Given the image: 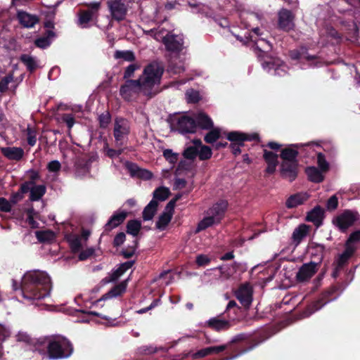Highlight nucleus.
Wrapping results in <instances>:
<instances>
[{
  "mask_svg": "<svg viewBox=\"0 0 360 360\" xmlns=\"http://www.w3.org/2000/svg\"><path fill=\"white\" fill-rule=\"evenodd\" d=\"M12 285L14 290H21L24 298L33 301L49 297L51 288L49 276L38 270L25 273L20 283L12 280Z\"/></svg>",
  "mask_w": 360,
  "mask_h": 360,
  "instance_id": "nucleus-1",
  "label": "nucleus"
},
{
  "mask_svg": "<svg viewBox=\"0 0 360 360\" xmlns=\"http://www.w3.org/2000/svg\"><path fill=\"white\" fill-rule=\"evenodd\" d=\"M263 341V338L252 339L250 335L240 333L234 336L232 340L229 341L227 344L220 346H210L205 347V349H207L211 355L221 354L226 349H229L231 352L230 356L223 358L222 360H233L243 354L255 349V347L262 343Z\"/></svg>",
  "mask_w": 360,
  "mask_h": 360,
  "instance_id": "nucleus-2",
  "label": "nucleus"
},
{
  "mask_svg": "<svg viewBox=\"0 0 360 360\" xmlns=\"http://www.w3.org/2000/svg\"><path fill=\"white\" fill-rule=\"evenodd\" d=\"M229 202L226 200L221 199L213 203L207 210V217L200 220L197 226V231H203L214 224H219L224 218Z\"/></svg>",
  "mask_w": 360,
  "mask_h": 360,
  "instance_id": "nucleus-3",
  "label": "nucleus"
},
{
  "mask_svg": "<svg viewBox=\"0 0 360 360\" xmlns=\"http://www.w3.org/2000/svg\"><path fill=\"white\" fill-rule=\"evenodd\" d=\"M74 347L65 338L53 339L48 342L44 354L49 360L65 359L71 356Z\"/></svg>",
  "mask_w": 360,
  "mask_h": 360,
  "instance_id": "nucleus-4",
  "label": "nucleus"
},
{
  "mask_svg": "<svg viewBox=\"0 0 360 360\" xmlns=\"http://www.w3.org/2000/svg\"><path fill=\"white\" fill-rule=\"evenodd\" d=\"M138 81L142 86V93L150 95L158 81V62L153 61L146 66Z\"/></svg>",
  "mask_w": 360,
  "mask_h": 360,
  "instance_id": "nucleus-5",
  "label": "nucleus"
},
{
  "mask_svg": "<svg viewBox=\"0 0 360 360\" xmlns=\"http://www.w3.org/2000/svg\"><path fill=\"white\" fill-rule=\"evenodd\" d=\"M316 252L321 255L319 262H310L305 263L300 266L296 274V280L299 282L309 281L316 274L318 264L321 262L323 254L325 252V245L321 244L316 245Z\"/></svg>",
  "mask_w": 360,
  "mask_h": 360,
  "instance_id": "nucleus-6",
  "label": "nucleus"
},
{
  "mask_svg": "<svg viewBox=\"0 0 360 360\" xmlns=\"http://www.w3.org/2000/svg\"><path fill=\"white\" fill-rule=\"evenodd\" d=\"M360 215L356 210H345L337 217L333 219V224L338 228L339 231L345 233L348 228L352 226L359 220Z\"/></svg>",
  "mask_w": 360,
  "mask_h": 360,
  "instance_id": "nucleus-7",
  "label": "nucleus"
},
{
  "mask_svg": "<svg viewBox=\"0 0 360 360\" xmlns=\"http://www.w3.org/2000/svg\"><path fill=\"white\" fill-rule=\"evenodd\" d=\"M342 290V285L337 284L330 286L328 290L320 295L319 298L309 306L311 309V313L315 312L323 307L329 302L333 301L338 296V292Z\"/></svg>",
  "mask_w": 360,
  "mask_h": 360,
  "instance_id": "nucleus-8",
  "label": "nucleus"
},
{
  "mask_svg": "<svg viewBox=\"0 0 360 360\" xmlns=\"http://www.w3.org/2000/svg\"><path fill=\"white\" fill-rule=\"evenodd\" d=\"M162 42L167 51L175 56H179L184 49V39L182 34H176L173 32H168L162 37Z\"/></svg>",
  "mask_w": 360,
  "mask_h": 360,
  "instance_id": "nucleus-9",
  "label": "nucleus"
},
{
  "mask_svg": "<svg viewBox=\"0 0 360 360\" xmlns=\"http://www.w3.org/2000/svg\"><path fill=\"white\" fill-rule=\"evenodd\" d=\"M182 195L178 193L174 198L170 200L167 204L165 209H164L162 214L159 215L158 218V229L159 231H164L167 224L170 223L173 213L174 212V207L176 201H178Z\"/></svg>",
  "mask_w": 360,
  "mask_h": 360,
  "instance_id": "nucleus-10",
  "label": "nucleus"
},
{
  "mask_svg": "<svg viewBox=\"0 0 360 360\" xmlns=\"http://www.w3.org/2000/svg\"><path fill=\"white\" fill-rule=\"evenodd\" d=\"M172 124L181 134L193 133L197 126L195 120L186 115L174 117Z\"/></svg>",
  "mask_w": 360,
  "mask_h": 360,
  "instance_id": "nucleus-11",
  "label": "nucleus"
},
{
  "mask_svg": "<svg viewBox=\"0 0 360 360\" xmlns=\"http://www.w3.org/2000/svg\"><path fill=\"white\" fill-rule=\"evenodd\" d=\"M35 181H25L20 186L22 193L30 192V200L37 201L46 193V186L33 185Z\"/></svg>",
  "mask_w": 360,
  "mask_h": 360,
  "instance_id": "nucleus-12",
  "label": "nucleus"
},
{
  "mask_svg": "<svg viewBox=\"0 0 360 360\" xmlns=\"http://www.w3.org/2000/svg\"><path fill=\"white\" fill-rule=\"evenodd\" d=\"M226 318L230 319L229 315H218L216 317L206 321L205 323V327L217 332L229 330L231 327V323L229 319H226Z\"/></svg>",
  "mask_w": 360,
  "mask_h": 360,
  "instance_id": "nucleus-13",
  "label": "nucleus"
},
{
  "mask_svg": "<svg viewBox=\"0 0 360 360\" xmlns=\"http://www.w3.org/2000/svg\"><path fill=\"white\" fill-rule=\"evenodd\" d=\"M139 93H142V86L138 79L127 80L120 88L121 96L127 101L132 99Z\"/></svg>",
  "mask_w": 360,
  "mask_h": 360,
  "instance_id": "nucleus-14",
  "label": "nucleus"
},
{
  "mask_svg": "<svg viewBox=\"0 0 360 360\" xmlns=\"http://www.w3.org/2000/svg\"><path fill=\"white\" fill-rule=\"evenodd\" d=\"M130 126L129 122L122 117H117L114 124V136L117 143L122 144L124 139L129 133Z\"/></svg>",
  "mask_w": 360,
  "mask_h": 360,
  "instance_id": "nucleus-15",
  "label": "nucleus"
},
{
  "mask_svg": "<svg viewBox=\"0 0 360 360\" xmlns=\"http://www.w3.org/2000/svg\"><path fill=\"white\" fill-rule=\"evenodd\" d=\"M108 6L110 13L116 20H122L124 18L127 7L122 0H110L108 1Z\"/></svg>",
  "mask_w": 360,
  "mask_h": 360,
  "instance_id": "nucleus-16",
  "label": "nucleus"
},
{
  "mask_svg": "<svg viewBox=\"0 0 360 360\" xmlns=\"http://www.w3.org/2000/svg\"><path fill=\"white\" fill-rule=\"evenodd\" d=\"M295 16L288 9H281L278 13V27L280 29L288 32L294 29Z\"/></svg>",
  "mask_w": 360,
  "mask_h": 360,
  "instance_id": "nucleus-17",
  "label": "nucleus"
},
{
  "mask_svg": "<svg viewBox=\"0 0 360 360\" xmlns=\"http://www.w3.org/2000/svg\"><path fill=\"white\" fill-rule=\"evenodd\" d=\"M235 297L245 308H249L252 302V290L248 284H243L234 292Z\"/></svg>",
  "mask_w": 360,
  "mask_h": 360,
  "instance_id": "nucleus-18",
  "label": "nucleus"
},
{
  "mask_svg": "<svg viewBox=\"0 0 360 360\" xmlns=\"http://www.w3.org/2000/svg\"><path fill=\"white\" fill-rule=\"evenodd\" d=\"M124 165L131 178L149 180L152 177V174L149 171L140 168L136 164L126 162Z\"/></svg>",
  "mask_w": 360,
  "mask_h": 360,
  "instance_id": "nucleus-19",
  "label": "nucleus"
},
{
  "mask_svg": "<svg viewBox=\"0 0 360 360\" xmlns=\"http://www.w3.org/2000/svg\"><path fill=\"white\" fill-rule=\"evenodd\" d=\"M158 187L154 189L153 193V200H150V203L145 207L144 210L142 212V218L143 221H149L152 219L158 211Z\"/></svg>",
  "mask_w": 360,
  "mask_h": 360,
  "instance_id": "nucleus-20",
  "label": "nucleus"
},
{
  "mask_svg": "<svg viewBox=\"0 0 360 360\" xmlns=\"http://www.w3.org/2000/svg\"><path fill=\"white\" fill-rule=\"evenodd\" d=\"M127 216V212L124 210L112 214V217L109 218L107 224L104 226V231L108 232L118 227L125 221Z\"/></svg>",
  "mask_w": 360,
  "mask_h": 360,
  "instance_id": "nucleus-21",
  "label": "nucleus"
},
{
  "mask_svg": "<svg viewBox=\"0 0 360 360\" xmlns=\"http://www.w3.org/2000/svg\"><path fill=\"white\" fill-rule=\"evenodd\" d=\"M134 264V261H128L126 262H122L117 268L113 270L111 275L108 277H105L103 281L105 283H108L110 282H113L118 279L120 277L123 275L126 271L133 266Z\"/></svg>",
  "mask_w": 360,
  "mask_h": 360,
  "instance_id": "nucleus-22",
  "label": "nucleus"
},
{
  "mask_svg": "<svg viewBox=\"0 0 360 360\" xmlns=\"http://www.w3.org/2000/svg\"><path fill=\"white\" fill-rule=\"evenodd\" d=\"M309 195L308 193H296L288 198L285 205L288 209L295 208L300 205H302L309 200Z\"/></svg>",
  "mask_w": 360,
  "mask_h": 360,
  "instance_id": "nucleus-23",
  "label": "nucleus"
},
{
  "mask_svg": "<svg viewBox=\"0 0 360 360\" xmlns=\"http://www.w3.org/2000/svg\"><path fill=\"white\" fill-rule=\"evenodd\" d=\"M324 219V210L321 206H316L308 212L307 221L313 223L316 228L321 226L323 219Z\"/></svg>",
  "mask_w": 360,
  "mask_h": 360,
  "instance_id": "nucleus-24",
  "label": "nucleus"
},
{
  "mask_svg": "<svg viewBox=\"0 0 360 360\" xmlns=\"http://www.w3.org/2000/svg\"><path fill=\"white\" fill-rule=\"evenodd\" d=\"M1 152L10 160L19 161L24 155V150L20 147L1 148Z\"/></svg>",
  "mask_w": 360,
  "mask_h": 360,
  "instance_id": "nucleus-25",
  "label": "nucleus"
},
{
  "mask_svg": "<svg viewBox=\"0 0 360 360\" xmlns=\"http://www.w3.org/2000/svg\"><path fill=\"white\" fill-rule=\"evenodd\" d=\"M297 161H283L281 172L285 178H295L297 170Z\"/></svg>",
  "mask_w": 360,
  "mask_h": 360,
  "instance_id": "nucleus-26",
  "label": "nucleus"
},
{
  "mask_svg": "<svg viewBox=\"0 0 360 360\" xmlns=\"http://www.w3.org/2000/svg\"><path fill=\"white\" fill-rule=\"evenodd\" d=\"M128 281V279L124 280L115 285L110 290H109L108 293L103 295V297H101V300H104L109 297H117V296H120L124 294L127 288Z\"/></svg>",
  "mask_w": 360,
  "mask_h": 360,
  "instance_id": "nucleus-27",
  "label": "nucleus"
},
{
  "mask_svg": "<svg viewBox=\"0 0 360 360\" xmlns=\"http://www.w3.org/2000/svg\"><path fill=\"white\" fill-rule=\"evenodd\" d=\"M356 250V248L345 247V250L342 254L338 255V258L335 263V266H339V268H343L348 263V260L354 255Z\"/></svg>",
  "mask_w": 360,
  "mask_h": 360,
  "instance_id": "nucleus-28",
  "label": "nucleus"
},
{
  "mask_svg": "<svg viewBox=\"0 0 360 360\" xmlns=\"http://www.w3.org/2000/svg\"><path fill=\"white\" fill-rule=\"evenodd\" d=\"M179 56H171L169 60L167 71L174 74H180L185 70V67L182 60L177 61Z\"/></svg>",
  "mask_w": 360,
  "mask_h": 360,
  "instance_id": "nucleus-29",
  "label": "nucleus"
},
{
  "mask_svg": "<svg viewBox=\"0 0 360 360\" xmlns=\"http://www.w3.org/2000/svg\"><path fill=\"white\" fill-rule=\"evenodd\" d=\"M195 123L202 129H211L213 128V122L205 112H200L195 115Z\"/></svg>",
  "mask_w": 360,
  "mask_h": 360,
  "instance_id": "nucleus-30",
  "label": "nucleus"
},
{
  "mask_svg": "<svg viewBox=\"0 0 360 360\" xmlns=\"http://www.w3.org/2000/svg\"><path fill=\"white\" fill-rule=\"evenodd\" d=\"M18 19L20 23L25 27H32L38 22V18L35 15L24 11L18 12Z\"/></svg>",
  "mask_w": 360,
  "mask_h": 360,
  "instance_id": "nucleus-31",
  "label": "nucleus"
},
{
  "mask_svg": "<svg viewBox=\"0 0 360 360\" xmlns=\"http://www.w3.org/2000/svg\"><path fill=\"white\" fill-rule=\"evenodd\" d=\"M309 226L305 224H301L292 232V238L294 243L298 244L307 236Z\"/></svg>",
  "mask_w": 360,
  "mask_h": 360,
  "instance_id": "nucleus-32",
  "label": "nucleus"
},
{
  "mask_svg": "<svg viewBox=\"0 0 360 360\" xmlns=\"http://www.w3.org/2000/svg\"><path fill=\"white\" fill-rule=\"evenodd\" d=\"M257 137V134L248 135L238 131L230 132L227 136V139L229 141H235L237 142L238 143H241L246 140H253Z\"/></svg>",
  "mask_w": 360,
  "mask_h": 360,
  "instance_id": "nucleus-33",
  "label": "nucleus"
},
{
  "mask_svg": "<svg viewBox=\"0 0 360 360\" xmlns=\"http://www.w3.org/2000/svg\"><path fill=\"white\" fill-rule=\"evenodd\" d=\"M141 229V222L136 219L129 220L126 224V232L129 235L137 236Z\"/></svg>",
  "mask_w": 360,
  "mask_h": 360,
  "instance_id": "nucleus-34",
  "label": "nucleus"
},
{
  "mask_svg": "<svg viewBox=\"0 0 360 360\" xmlns=\"http://www.w3.org/2000/svg\"><path fill=\"white\" fill-rule=\"evenodd\" d=\"M22 63L27 67L30 71H34L38 68V63L37 59L28 54H22L20 58Z\"/></svg>",
  "mask_w": 360,
  "mask_h": 360,
  "instance_id": "nucleus-35",
  "label": "nucleus"
},
{
  "mask_svg": "<svg viewBox=\"0 0 360 360\" xmlns=\"http://www.w3.org/2000/svg\"><path fill=\"white\" fill-rule=\"evenodd\" d=\"M67 240L70 244L72 252L76 253L80 251L82 244L81 243V238L78 235H70L67 238Z\"/></svg>",
  "mask_w": 360,
  "mask_h": 360,
  "instance_id": "nucleus-36",
  "label": "nucleus"
},
{
  "mask_svg": "<svg viewBox=\"0 0 360 360\" xmlns=\"http://www.w3.org/2000/svg\"><path fill=\"white\" fill-rule=\"evenodd\" d=\"M55 37V34L53 31H48L46 36L40 37L35 40V45L41 49H45L51 44V41Z\"/></svg>",
  "mask_w": 360,
  "mask_h": 360,
  "instance_id": "nucleus-37",
  "label": "nucleus"
},
{
  "mask_svg": "<svg viewBox=\"0 0 360 360\" xmlns=\"http://www.w3.org/2000/svg\"><path fill=\"white\" fill-rule=\"evenodd\" d=\"M94 15L93 11H82L79 14L78 24L82 27H85Z\"/></svg>",
  "mask_w": 360,
  "mask_h": 360,
  "instance_id": "nucleus-38",
  "label": "nucleus"
},
{
  "mask_svg": "<svg viewBox=\"0 0 360 360\" xmlns=\"http://www.w3.org/2000/svg\"><path fill=\"white\" fill-rule=\"evenodd\" d=\"M298 151L291 148H287L282 150L281 158L283 161H292L297 160Z\"/></svg>",
  "mask_w": 360,
  "mask_h": 360,
  "instance_id": "nucleus-39",
  "label": "nucleus"
},
{
  "mask_svg": "<svg viewBox=\"0 0 360 360\" xmlns=\"http://www.w3.org/2000/svg\"><path fill=\"white\" fill-rule=\"evenodd\" d=\"M25 214L27 215L26 217V222L28 223L30 228L38 229L39 224L34 219L35 215L37 214V212L34 210L33 207L25 210Z\"/></svg>",
  "mask_w": 360,
  "mask_h": 360,
  "instance_id": "nucleus-40",
  "label": "nucleus"
},
{
  "mask_svg": "<svg viewBox=\"0 0 360 360\" xmlns=\"http://www.w3.org/2000/svg\"><path fill=\"white\" fill-rule=\"evenodd\" d=\"M309 180H323V173L315 167H307L305 170Z\"/></svg>",
  "mask_w": 360,
  "mask_h": 360,
  "instance_id": "nucleus-41",
  "label": "nucleus"
},
{
  "mask_svg": "<svg viewBox=\"0 0 360 360\" xmlns=\"http://www.w3.org/2000/svg\"><path fill=\"white\" fill-rule=\"evenodd\" d=\"M216 269L219 270L221 276L228 279L236 274L235 270L229 264L218 266Z\"/></svg>",
  "mask_w": 360,
  "mask_h": 360,
  "instance_id": "nucleus-42",
  "label": "nucleus"
},
{
  "mask_svg": "<svg viewBox=\"0 0 360 360\" xmlns=\"http://www.w3.org/2000/svg\"><path fill=\"white\" fill-rule=\"evenodd\" d=\"M256 49L261 53H266L271 49L269 42L264 39H259L255 41Z\"/></svg>",
  "mask_w": 360,
  "mask_h": 360,
  "instance_id": "nucleus-43",
  "label": "nucleus"
},
{
  "mask_svg": "<svg viewBox=\"0 0 360 360\" xmlns=\"http://www.w3.org/2000/svg\"><path fill=\"white\" fill-rule=\"evenodd\" d=\"M133 243L134 244L132 245H129L128 248L124 249L120 252V255L126 259L131 258L135 253V250L137 249V240H134Z\"/></svg>",
  "mask_w": 360,
  "mask_h": 360,
  "instance_id": "nucleus-44",
  "label": "nucleus"
},
{
  "mask_svg": "<svg viewBox=\"0 0 360 360\" xmlns=\"http://www.w3.org/2000/svg\"><path fill=\"white\" fill-rule=\"evenodd\" d=\"M360 241V229L358 231H353L350 233L349 238H347L345 247L356 248L354 245L355 243Z\"/></svg>",
  "mask_w": 360,
  "mask_h": 360,
  "instance_id": "nucleus-45",
  "label": "nucleus"
},
{
  "mask_svg": "<svg viewBox=\"0 0 360 360\" xmlns=\"http://www.w3.org/2000/svg\"><path fill=\"white\" fill-rule=\"evenodd\" d=\"M220 137V131L219 129H211V130L205 136L204 140L207 143L215 142Z\"/></svg>",
  "mask_w": 360,
  "mask_h": 360,
  "instance_id": "nucleus-46",
  "label": "nucleus"
},
{
  "mask_svg": "<svg viewBox=\"0 0 360 360\" xmlns=\"http://www.w3.org/2000/svg\"><path fill=\"white\" fill-rule=\"evenodd\" d=\"M115 58L117 59L122 58L126 61H133L135 59L134 54L131 51H117L115 53Z\"/></svg>",
  "mask_w": 360,
  "mask_h": 360,
  "instance_id": "nucleus-47",
  "label": "nucleus"
},
{
  "mask_svg": "<svg viewBox=\"0 0 360 360\" xmlns=\"http://www.w3.org/2000/svg\"><path fill=\"white\" fill-rule=\"evenodd\" d=\"M26 135L28 144L31 146H34L37 142V131L34 128L27 126L26 129Z\"/></svg>",
  "mask_w": 360,
  "mask_h": 360,
  "instance_id": "nucleus-48",
  "label": "nucleus"
},
{
  "mask_svg": "<svg viewBox=\"0 0 360 360\" xmlns=\"http://www.w3.org/2000/svg\"><path fill=\"white\" fill-rule=\"evenodd\" d=\"M198 155L200 160H208L212 157V149L207 146H202Z\"/></svg>",
  "mask_w": 360,
  "mask_h": 360,
  "instance_id": "nucleus-49",
  "label": "nucleus"
},
{
  "mask_svg": "<svg viewBox=\"0 0 360 360\" xmlns=\"http://www.w3.org/2000/svg\"><path fill=\"white\" fill-rule=\"evenodd\" d=\"M75 117L73 114L65 113L61 115L60 120L66 124L69 129H71L75 123Z\"/></svg>",
  "mask_w": 360,
  "mask_h": 360,
  "instance_id": "nucleus-50",
  "label": "nucleus"
},
{
  "mask_svg": "<svg viewBox=\"0 0 360 360\" xmlns=\"http://www.w3.org/2000/svg\"><path fill=\"white\" fill-rule=\"evenodd\" d=\"M264 158L267 164H278V155L267 150H264Z\"/></svg>",
  "mask_w": 360,
  "mask_h": 360,
  "instance_id": "nucleus-51",
  "label": "nucleus"
},
{
  "mask_svg": "<svg viewBox=\"0 0 360 360\" xmlns=\"http://www.w3.org/2000/svg\"><path fill=\"white\" fill-rule=\"evenodd\" d=\"M198 153V150L195 146H189L186 148L183 153L185 158L188 160H193L195 158Z\"/></svg>",
  "mask_w": 360,
  "mask_h": 360,
  "instance_id": "nucleus-52",
  "label": "nucleus"
},
{
  "mask_svg": "<svg viewBox=\"0 0 360 360\" xmlns=\"http://www.w3.org/2000/svg\"><path fill=\"white\" fill-rule=\"evenodd\" d=\"M317 162L319 167V169L322 173L326 172L328 169V163L326 160L325 157L323 154H318Z\"/></svg>",
  "mask_w": 360,
  "mask_h": 360,
  "instance_id": "nucleus-53",
  "label": "nucleus"
},
{
  "mask_svg": "<svg viewBox=\"0 0 360 360\" xmlns=\"http://www.w3.org/2000/svg\"><path fill=\"white\" fill-rule=\"evenodd\" d=\"M338 207V197L335 195H332L326 202V207L329 211H333L336 210Z\"/></svg>",
  "mask_w": 360,
  "mask_h": 360,
  "instance_id": "nucleus-54",
  "label": "nucleus"
},
{
  "mask_svg": "<svg viewBox=\"0 0 360 360\" xmlns=\"http://www.w3.org/2000/svg\"><path fill=\"white\" fill-rule=\"evenodd\" d=\"M195 263L198 266H205L210 263V259L207 255H200L196 256Z\"/></svg>",
  "mask_w": 360,
  "mask_h": 360,
  "instance_id": "nucleus-55",
  "label": "nucleus"
},
{
  "mask_svg": "<svg viewBox=\"0 0 360 360\" xmlns=\"http://www.w3.org/2000/svg\"><path fill=\"white\" fill-rule=\"evenodd\" d=\"M170 190L164 186H159L158 189V200L163 201L167 200L170 195Z\"/></svg>",
  "mask_w": 360,
  "mask_h": 360,
  "instance_id": "nucleus-56",
  "label": "nucleus"
},
{
  "mask_svg": "<svg viewBox=\"0 0 360 360\" xmlns=\"http://www.w3.org/2000/svg\"><path fill=\"white\" fill-rule=\"evenodd\" d=\"M94 252L95 249L93 248L84 250L79 252V259L80 261L86 260L89 258V257L92 256Z\"/></svg>",
  "mask_w": 360,
  "mask_h": 360,
  "instance_id": "nucleus-57",
  "label": "nucleus"
},
{
  "mask_svg": "<svg viewBox=\"0 0 360 360\" xmlns=\"http://www.w3.org/2000/svg\"><path fill=\"white\" fill-rule=\"evenodd\" d=\"M125 241V233L123 232H120L117 233L115 237L113 238L112 245L113 247H119L122 245Z\"/></svg>",
  "mask_w": 360,
  "mask_h": 360,
  "instance_id": "nucleus-58",
  "label": "nucleus"
},
{
  "mask_svg": "<svg viewBox=\"0 0 360 360\" xmlns=\"http://www.w3.org/2000/svg\"><path fill=\"white\" fill-rule=\"evenodd\" d=\"M163 155L170 163H174L177 160V154L173 153L172 150H165L163 153Z\"/></svg>",
  "mask_w": 360,
  "mask_h": 360,
  "instance_id": "nucleus-59",
  "label": "nucleus"
},
{
  "mask_svg": "<svg viewBox=\"0 0 360 360\" xmlns=\"http://www.w3.org/2000/svg\"><path fill=\"white\" fill-rule=\"evenodd\" d=\"M12 206L11 205V202L6 200V198L1 197L0 198V210L4 212H8L11 211Z\"/></svg>",
  "mask_w": 360,
  "mask_h": 360,
  "instance_id": "nucleus-60",
  "label": "nucleus"
},
{
  "mask_svg": "<svg viewBox=\"0 0 360 360\" xmlns=\"http://www.w3.org/2000/svg\"><path fill=\"white\" fill-rule=\"evenodd\" d=\"M139 65L137 64L129 65L124 72V78H130L134 75V72L139 68Z\"/></svg>",
  "mask_w": 360,
  "mask_h": 360,
  "instance_id": "nucleus-61",
  "label": "nucleus"
},
{
  "mask_svg": "<svg viewBox=\"0 0 360 360\" xmlns=\"http://www.w3.org/2000/svg\"><path fill=\"white\" fill-rule=\"evenodd\" d=\"M100 126L105 128L108 126L110 121V115L108 112L101 115L98 117Z\"/></svg>",
  "mask_w": 360,
  "mask_h": 360,
  "instance_id": "nucleus-62",
  "label": "nucleus"
},
{
  "mask_svg": "<svg viewBox=\"0 0 360 360\" xmlns=\"http://www.w3.org/2000/svg\"><path fill=\"white\" fill-rule=\"evenodd\" d=\"M139 353L143 354H154L158 351L157 347L153 346H142L139 349Z\"/></svg>",
  "mask_w": 360,
  "mask_h": 360,
  "instance_id": "nucleus-63",
  "label": "nucleus"
},
{
  "mask_svg": "<svg viewBox=\"0 0 360 360\" xmlns=\"http://www.w3.org/2000/svg\"><path fill=\"white\" fill-rule=\"evenodd\" d=\"M9 335L10 333L8 330L0 325V356L1 355V342Z\"/></svg>",
  "mask_w": 360,
  "mask_h": 360,
  "instance_id": "nucleus-64",
  "label": "nucleus"
}]
</instances>
